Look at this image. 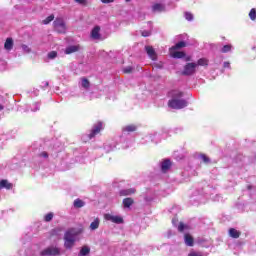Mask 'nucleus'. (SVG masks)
Instances as JSON below:
<instances>
[{
  "instance_id": "21",
  "label": "nucleus",
  "mask_w": 256,
  "mask_h": 256,
  "mask_svg": "<svg viewBox=\"0 0 256 256\" xmlns=\"http://www.w3.org/2000/svg\"><path fill=\"white\" fill-rule=\"evenodd\" d=\"M133 203H135V201L133 200V198H124L123 199V206L127 209H129V207H131V205H133Z\"/></svg>"
},
{
  "instance_id": "5",
  "label": "nucleus",
  "mask_w": 256,
  "mask_h": 256,
  "mask_svg": "<svg viewBox=\"0 0 256 256\" xmlns=\"http://www.w3.org/2000/svg\"><path fill=\"white\" fill-rule=\"evenodd\" d=\"M195 69H197V63H187L184 66V70L182 71V75H194Z\"/></svg>"
},
{
  "instance_id": "12",
  "label": "nucleus",
  "mask_w": 256,
  "mask_h": 256,
  "mask_svg": "<svg viewBox=\"0 0 256 256\" xmlns=\"http://www.w3.org/2000/svg\"><path fill=\"white\" fill-rule=\"evenodd\" d=\"M1 189H6L7 191H11V189H13V183L9 182L7 179H2L0 181V191Z\"/></svg>"
},
{
  "instance_id": "19",
  "label": "nucleus",
  "mask_w": 256,
  "mask_h": 256,
  "mask_svg": "<svg viewBox=\"0 0 256 256\" xmlns=\"http://www.w3.org/2000/svg\"><path fill=\"white\" fill-rule=\"evenodd\" d=\"M137 190H135V188H129L126 190H121L120 191V195H122L123 197H127L128 195H133L135 194Z\"/></svg>"
},
{
  "instance_id": "37",
  "label": "nucleus",
  "mask_w": 256,
  "mask_h": 256,
  "mask_svg": "<svg viewBox=\"0 0 256 256\" xmlns=\"http://www.w3.org/2000/svg\"><path fill=\"white\" fill-rule=\"evenodd\" d=\"M123 73H126V74L133 73V67L127 66L126 68L123 69Z\"/></svg>"
},
{
  "instance_id": "13",
  "label": "nucleus",
  "mask_w": 256,
  "mask_h": 256,
  "mask_svg": "<svg viewBox=\"0 0 256 256\" xmlns=\"http://www.w3.org/2000/svg\"><path fill=\"white\" fill-rule=\"evenodd\" d=\"M123 133H135L137 131V126L135 124H130L127 126H124L122 128Z\"/></svg>"
},
{
  "instance_id": "40",
  "label": "nucleus",
  "mask_w": 256,
  "mask_h": 256,
  "mask_svg": "<svg viewBox=\"0 0 256 256\" xmlns=\"http://www.w3.org/2000/svg\"><path fill=\"white\" fill-rule=\"evenodd\" d=\"M101 3H103L104 5H108L109 3H115V0H100Z\"/></svg>"
},
{
  "instance_id": "9",
  "label": "nucleus",
  "mask_w": 256,
  "mask_h": 256,
  "mask_svg": "<svg viewBox=\"0 0 256 256\" xmlns=\"http://www.w3.org/2000/svg\"><path fill=\"white\" fill-rule=\"evenodd\" d=\"M173 166V163L171 162L170 159H164L161 163V171L162 173H167L169 169Z\"/></svg>"
},
{
  "instance_id": "11",
  "label": "nucleus",
  "mask_w": 256,
  "mask_h": 256,
  "mask_svg": "<svg viewBox=\"0 0 256 256\" xmlns=\"http://www.w3.org/2000/svg\"><path fill=\"white\" fill-rule=\"evenodd\" d=\"M184 243L187 247H193V245H195V238H193L191 234L186 233L184 235Z\"/></svg>"
},
{
  "instance_id": "23",
  "label": "nucleus",
  "mask_w": 256,
  "mask_h": 256,
  "mask_svg": "<svg viewBox=\"0 0 256 256\" xmlns=\"http://www.w3.org/2000/svg\"><path fill=\"white\" fill-rule=\"evenodd\" d=\"M74 246H75V240L64 239V247H65V249H73Z\"/></svg>"
},
{
  "instance_id": "16",
  "label": "nucleus",
  "mask_w": 256,
  "mask_h": 256,
  "mask_svg": "<svg viewBox=\"0 0 256 256\" xmlns=\"http://www.w3.org/2000/svg\"><path fill=\"white\" fill-rule=\"evenodd\" d=\"M229 235L232 239H239V237H241V232L237 231L235 228H230Z\"/></svg>"
},
{
  "instance_id": "47",
  "label": "nucleus",
  "mask_w": 256,
  "mask_h": 256,
  "mask_svg": "<svg viewBox=\"0 0 256 256\" xmlns=\"http://www.w3.org/2000/svg\"><path fill=\"white\" fill-rule=\"evenodd\" d=\"M248 189H251V186H248Z\"/></svg>"
},
{
  "instance_id": "44",
  "label": "nucleus",
  "mask_w": 256,
  "mask_h": 256,
  "mask_svg": "<svg viewBox=\"0 0 256 256\" xmlns=\"http://www.w3.org/2000/svg\"><path fill=\"white\" fill-rule=\"evenodd\" d=\"M185 61H191V56H187V57L185 58Z\"/></svg>"
},
{
  "instance_id": "10",
  "label": "nucleus",
  "mask_w": 256,
  "mask_h": 256,
  "mask_svg": "<svg viewBox=\"0 0 256 256\" xmlns=\"http://www.w3.org/2000/svg\"><path fill=\"white\" fill-rule=\"evenodd\" d=\"M77 232L75 229H69L64 234V239L70 240V241H76Z\"/></svg>"
},
{
  "instance_id": "17",
  "label": "nucleus",
  "mask_w": 256,
  "mask_h": 256,
  "mask_svg": "<svg viewBox=\"0 0 256 256\" xmlns=\"http://www.w3.org/2000/svg\"><path fill=\"white\" fill-rule=\"evenodd\" d=\"M183 47H187V43H185V41H180L172 46L170 51H177V49H183Z\"/></svg>"
},
{
  "instance_id": "38",
  "label": "nucleus",
  "mask_w": 256,
  "mask_h": 256,
  "mask_svg": "<svg viewBox=\"0 0 256 256\" xmlns=\"http://www.w3.org/2000/svg\"><path fill=\"white\" fill-rule=\"evenodd\" d=\"M142 37H149L151 36V31L144 30L141 32Z\"/></svg>"
},
{
  "instance_id": "33",
  "label": "nucleus",
  "mask_w": 256,
  "mask_h": 256,
  "mask_svg": "<svg viewBox=\"0 0 256 256\" xmlns=\"http://www.w3.org/2000/svg\"><path fill=\"white\" fill-rule=\"evenodd\" d=\"M184 17L186 21H193L194 19L193 14L191 12H185Z\"/></svg>"
},
{
  "instance_id": "28",
  "label": "nucleus",
  "mask_w": 256,
  "mask_h": 256,
  "mask_svg": "<svg viewBox=\"0 0 256 256\" xmlns=\"http://www.w3.org/2000/svg\"><path fill=\"white\" fill-rule=\"evenodd\" d=\"M55 19V15H50L48 16L46 19H44L42 21L43 25H49V23H51V21H53Z\"/></svg>"
},
{
  "instance_id": "25",
  "label": "nucleus",
  "mask_w": 256,
  "mask_h": 256,
  "mask_svg": "<svg viewBox=\"0 0 256 256\" xmlns=\"http://www.w3.org/2000/svg\"><path fill=\"white\" fill-rule=\"evenodd\" d=\"M196 65H200L201 67H205L207 65H209V61L206 58H200L198 60V62L196 63Z\"/></svg>"
},
{
  "instance_id": "22",
  "label": "nucleus",
  "mask_w": 256,
  "mask_h": 256,
  "mask_svg": "<svg viewBox=\"0 0 256 256\" xmlns=\"http://www.w3.org/2000/svg\"><path fill=\"white\" fill-rule=\"evenodd\" d=\"M73 205L76 209H81V207H85V201L77 198L76 200H74Z\"/></svg>"
},
{
  "instance_id": "45",
  "label": "nucleus",
  "mask_w": 256,
  "mask_h": 256,
  "mask_svg": "<svg viewBox=\"0 0 256 256\" xmlns=\"http://www.w3.org/2000/svg\"><path fill=\"white\" fill-rule=\"evenodd\" d=\"M3 109H5V107L0 104V111H3Z\"/></svg>"
},
{
  "instance_id": "32",
  "label": "nucleus",
  "mask_w": 256,
  "mask_h": 256,
  "mask_svg": "<svg viewBox=\"0 0 256 256\" xmlns=\"http://www.w3.org/2000/svg\"><path fill=\"white\" fill-rule=\"evenodd\" d=\"M249 17H250L251 21H255V19H256V9L255 8H252L250 10Z\"/></svg>"
},
{
  "instance_id": "24",
  "label": "nucleus",
  "mask_w": 256,
  "mask_h": 256,
  "mask_svg": "<svg viewBox=\"0 0 256 256\" xmlns=\"http://www.w3.org/2000/svg\"><path fill=\"white\" fill-rule=\"evenodd\" d=\"M99 224H100L99 218H95V220L90 224L91 231H95L96 229H99Z\"/></svg>"
},
{
  "instance_id": "42",
  "label": "nucleus",
  "mask_w": 256,
  "mask_h": 256,
  "mask_svg": "<svg viewBox=\"0 0 256 256\" xmlns=\"http://www.w3.org/2000/svg\"><path fill=\"white\" fill-rule=\"evenodd\" d=\"M188 256H203L197 252H191Z\"/></svg>"
},
{
  "instance_id": "2",
  "label": "nucleus",
  "mask_w": 256,
  "mask_h": 256,
  "mask_svg": "<svg viewBox=\"0 0 256 256\" xmlns=\"http://www.w3.org/2000/svg\"><path fill=\"white\" fill-rule=\"evenodd\" d=\"M53 27L56 33H67V25L65 24V20H63V18H56L53 22Z\"/></svg>"
},
{
  "instance_id": "31",
  "label": "nucleus",
  "mask_w": 256,
  "mask_h": 256,
  "mask_svg": "<svg viewBox=\"0 0 256 256\" xmlns=\"http://www.w3.org/2000/svg\"><path fill=\"white\" fill-rule=\"evenodd\" d=\"M75 3H78V5H81L82 7H87V5H89V1L88 0H74Z\"/></svg>"
},
{
  "instance_id": "30",
  "label": "nucleus",
  "mask_w": 256,
  "mask_h": 256,
  "mask_svg": "<svg viewBox=\"0 0 256 256\" xmlns=\"http://www.w3.org/2000/svg\"><path fill=\"white\" fill-rule=\"evenodd\" d=\"M233 46H231L230 44L224 45L221 49V53H229V51H231Z\"/></svg>"
},
{
  "instance_id": "8",
  "label": "nucleus",
  "mask_w": 256,
  "mask_h": 256,
  "mask_svg": "<svg viewBox=\"0 0 256 256\" xmlns=\"http://www.w3.org/2000/svg\"><path fill=\"white\" fill-rule=\"evenodd\" d=\"M145 51L152 61H157V52L153 46H145Z\"/></svg>"
},
{
  "instance_id": "14",
  "label": "nucleus",
  "mask_w": 256,
  "mask_h": 256,
  "mask_svg": "<svg viewBox=\"0 0 256 256\" xmlns=\"http://www.w3.org/2000/svg\"><path fill=\"white\" fill-rule=\"evenodd\" d=\"M170 55L171 57H173L174 59H183V57H185V52H181V51H170Z\"/></svg>"
},
{
  "instance_id": "39",
  "label": "nucleus",
  "mask_w": 256,
  "mask_h": 256,
  "mask_svg": "<svg viewBox=\"0 0 256 256\" xmlns=\"http://www.w3.org/2000/svg\"><path fill=\"white\" fill-rule=\"evenodd\" d=\"M39 157H44V159H49V153L43 151L39 154Z\"/></svg>"
},
{
  "instance_id": "18",
  "label": "nucleus",
  "mask_w": 256,
  "mask_h": 256,
  "mask_svg": "<svg viewBox=\"0 0 256 256\" xmlns=\"http://www.w3.org/2000/svg\"><path fill=\"white\" fill-rule=\"evenodd\" d=\"M4 49H6V51H11V49H13V38L6 39Z\"/></svg>"
},
{
  "instance_id": "35",
  "label": "nucleus",
  "mask_w": 256,
  "mask_h": 256,
  "mask_svg": "<svg viewBox=\"0 0 256 256\" xmlns=\"http://www.w3.org/2000/svg\"><path fill=\"white\" fill-rule=\"evenodd\" d=\"M200 157H201L203 163H210V161H211V160L207 157V155H205V154H201Z\"/></svg>"
},
{
  "instance_id": "20",
  "label": "nucleus",
  "mask_w": 256,
  "mask_h": 256,
  "mask_svg": "<svg viewBox=\"0 0 256 256\" xmlns=\"http://www.w3.org/2000/svg\"><path fill=\"white\" fill-rule=\"evenodd\" d=\"M91 253V248L89 246H83L79 252V256H87Z\"/></svg>"
},
{
  "instance_id": "43",
  "label": "nucleus",
  "mask_w": 256,
  "mask_h": 256,
  "mask_svg": "<svg viewBox=\"0 0 256 256\" xmlns=\"http://www.w3.org/2000/svg\"><path fill=\"white\" fill-rule=\"evenodd\" d=\"M58 231H60L59 229H53L51 231V235H57Z\"/></svg>"
},
{
  "instance_id": "7",
  "label": "nucleus",
  "mask_w": 256,
  "mask_h": 256,
  "mask_svg": "<svg viewBox=\"0 0 256 256\" xmlns=\"http://www.w3.org/2000/svg\"><path fill=\"white\" fill-rule=\"evenodd\" d=\"M90 37L95 41H101V27L95 26L90 33Z\"/></svg>"
},
{
  "instance_id": "3",
  "label": "nucleus",
  "mask_w": 256,
  "mask_h": 256,
  "mask_svg": "<svg viewBox=\"0 0 256 256\" xmlns=\"http://www.w3.org/2000/svg\"><path fill=\"white\" fill-rule=\"evenodd\" d=\"M41 256H57L61 255V251L57 247H48L44 249L41 253Z\"/></svg>"
},
{
  "instance_id": "26",
  "label": "nucleus",
  "mask_w": 256,
  "mask_h": 256,
  "mask_svg": "<svg viewBox=\"0 0 256 256\" xmlns=\"http://www.w3.org/2000/svg\"><path fill=\"white\" fill-rule=\"evenodd\" d=\"M82 87L84 89H89V87H91V83L89 82V79L82 78Z\"/></svg>"
},
{
  "instance_id": "29",
  "label": "nucleus",
  "mask_w": 256,
  "mask_h": 256,
  "mask_svg": "<svg viewBox=\"0 0 256 256\" xmlns=\"http://www.w3.org/2000/svg\"><path fill=\"white\" fill-rule=\"evenodd\" d=\"M54 214L53 212H50L44 216V221L46 223H49L50 221H53Z\"/></svg>"
},
{
  "instance_id": "27",
  "label": "nucleus",
  "mask_w": 256,
  "mask_h": 256,
  "mask_svg": "<svg viewBox=\"0 0 256 256\" xmlns=\"http://www.w3.org/2000/svg\"><path fill=\"white\" fill-rule=\"evenodd\" d=\"M185 229H189V226L186 225V224L183 223V222H180L179 225H178V231H179V233H183V231H185Z\"/></svg>"
},
{
  "instance_id": "6",
  "label": "nucleus",
  "mask_w": 256,
  "mask_h": 256,
  "mask_svg": "<svg viewBox=\"0 0 256 256\" xmlns=\"http://www.w3.org/2000/svg\"><path fill=\"white\" fill-rule=\"evenodd\" d=\"M104 218L106 219V221H111L112 223H116L117 225H121V223H123V217L121 216L105 214Z\"/></svg>"
},
{
  "instance_id": "34",
  "label": "nucleus",
  "mask_w": 256,
  "mask_h": 256,
  "mask_svg": "<svg viewBox=\"0 0 256 256\" xmlns=\"http://www.w3.org/2000/svg\"><path fill=\"white\" fill-rule=\"evenodd\" d=\"M153 11H162L163 10V5L156 3L152 6Z\"/></svg>"
},
{
  "instance_id": "36",
  "label": "nucleus",
  "mask_w": 256,
  "mask_h": 256,
  "mask_svg": "<svg viewBox=\"0 0 256 256\" xmlns=\"http://www.w3.org/2000/svg\"><path fill=\"white\" fill-rule=\"evenodd\" d=\"M57 57V51H51L48 53V59H55Z\"/></svg>"
},
{
  "instance_id": "46",
  "label": "nucleus",
  "mask_w": 256,
  "mask_h": 256,
  "mask_svg": "<svg viewBox=\"0 0 256 256\" xmlns=\"http://www.w3.org/2000/svg\"><path fill=\"white\" fill-rule=\"evenodd\" d=\"M126 1V3H129V1H131V0H125Z\"/></svg>"
},
{
  "instance_id": "41",
  "label": "nucleus",
  "mask_w": 256,
  "mask_h": 256,
  "mask_svg": "<svg viewBox=\"0 0 256 256\" xmlns=\"http://www.w3.org/2000/svg\"><path fill=\"white\" fill-rule=\"evenodd\" d=\"M231 67V64L229 62H224V69H229Z\"/></svg>"
},
{
  "instance_id": "4",
  "label": "nucleus",
  "mask_w": 256,
  "mask_h": 256,
  "mask_svg": "<svg viewBox=\"0 0 256 256\" xmlns=\"http://www.w3.org/2000/svg\"><path fill=\"white\" fill-rule=\"evenodd\" d=\"M101 131H103V122L99 121L93 126L90 134L88 135L89 139H93V137L99 135Z\"/></svg>"
},
{
  "instance_id": "15",
  "label": "nucleus",
  "mask_w": 256,
  "mask_h": 256,
  "mask_svg": "<svg viewBox=\"0 0 256 256\" xmlns=\"http://www.w3.org/2000/svg\"><path fill=\"white\" fill-rule=\"evenodd\" d=\"M77 51H79V46L77 45H72V46H68L65 49V54L66 55H71V53H77Z\"/></svg>"
},
{
  "instance_id": "1",
  "label": "nucleus",
  "mask_w": 256,
  "mask_h": 256,
  "mask_svg": "<svg viewBox=\"0 0 256 256\" xmlns=\"http://www.w3.org/2000/svg\"><path fill=\"white\" fill-rule=\"evenodd\" d=\"M170 96L172 97V99L168 101V107H170V109H185V107L189 105L187 100L181 99L183 92L179 90L171 91Z\"/></svg>"
}]
</instances>
